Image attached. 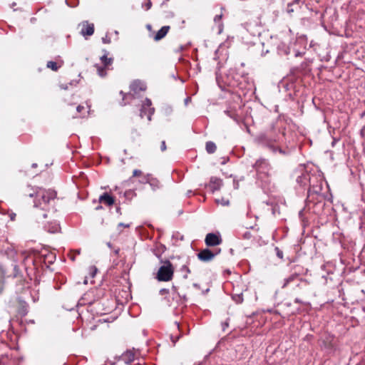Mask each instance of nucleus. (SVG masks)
Returning <instances> with one entry per match:
<instances>
[{
    "label": "nucleus",
    "instance_id": "nucleus-1",
    "mask_svg": "<svg viewBox=\"0 0 365 365\" xmlns=\"http://www.w3.org/2000/svg\"><path fill=\"white\" fill-rule=\"evenodd\" d=\"M281 130L272 127L269 130L259 133L255 139V142L262 147L268 148L274 154L286 155L289 151L279 145Z\"/></svg>",
    "mask_w": 365,
    "mask_h": 365
},
{
    "label": "nucleus",
    "instance_id": "nucleus-2",
    "mask_svg": "<svg viewBox=\"0 0 365 365\" xmlns=\"http://www.w3.org/2000/svg\"><path fill=\"white\" fill-rule=\"evenodd\" d=\"M30 197H34V207L35 208H40L42 211V216L46 218L47 216L46 210L49 207L51 200H53L56 197V192L53 190H46L43 188H38L34 194H30Z\"/></svg>",
    "mask_w": 365,
    "mask_h": 365
},
{
    "label": "nucleus",
    "instance_id": "nucleus-3",
    "mask_svg": "<svg viewBox=\"0 0 365 365\" xmlns=\"http://www.w3.org/2000/svg\"><path fill=\"white\" fill-rule=\"evenodd\" d=\"M247 74L242 72H238L235 68H230L225 78L223 83L230 87H238L240 89H245L247 82Z\"/></svg>",
    "mask_w": 365,
    "mask_h": 365
},
{
    "label": "nucleus",
    "instance_id": "nucleus-4",
    "mask_svg": "<svg viewBox=\"0 0 365 365\" xmlns=\"http://www.w3.org/2000/svg\"><path fill=\"white\" fill-rule=\"evenodd\" d=\"M174 269L171 264V262L168 260H166L164 262V264L162 265L156 275V279L159 282H169L173 277Z\"/></svg>",
    "mask_w": 365,
    "mask_h": 365
},
{
    "label": "nucleus",
    "instance_id": "nucleus-5",
    "mask_svg": "<svg viewBox=\"0 0 365 365\" xmlns=\"http://www.w3.org/2000/svg\"><path fill=\"white\" fill-rule=\"evenodd\" d=\"M255 168L259 179L264 180L270 175V165L266 159L258 160L255 164Z\"/></svg>",
    "mask_w": 365,
    "mask_h": 365
},
{
    "label": "nucleus",
    "instance_id": "nucleus-6",
    "mask_svg": "<svg viewBox=\"0 0 365 365\" xmlns=\"http://www.w3.org/2000/svg\"><path fill=\"white\" fill-rule=\"evenodd\" d=\"M152 102L150 99L146 98L142 105L140 115L141 118H143L145 115H147L148 120H151V116L155 112V108L151 106Z\"/></svg>",
    "mask_w": 365,
    "mask_h": 365
},
{
    "label": "nucleus",
    "instance_id": "nucleus-7",
    "mask_svg": "<svg viewBox=\"0 0 365 365\" xmlns=\"http://www.w3.org/2000/svg\"><path fill=\"white\" fill-rule=\"evenodd\" d=\"M130 91L133 92V94L128 93V94H123V91H120V94L123 95V99L127 96H132L133 97L134 94H137L139 91H144L146 89L145 84L139 80L134 81L130 84Z\"/></svg>",
    "mask_w": 365,
    "mask_h": 365
},
{
    "label": "nucleus",
    "instance_id": "nucleus-8",
    "mask_svg": "<svg viewBox=\"0 0 365 365\" xmlns=\"http://www.w3.org/2000/svg\"><path fill=\"white\" fill-rule=\"evenodd\" d=\"M205 244L207 246L212 247L218 245L221 243L222 240L220 236L214 233H208L205 237Z\"/></svg>",
    "mask_w": 365,
    "mask_h": 365
},
{
    "label": "nucleus",
    "instance_id": "nucleus-9",
    "mask_svg": "<svg viewBox=\"0 0 365 365\" xmlns=\"http://www.w3.org/2000/svg\"><path fill=\"white\" fill-rule=\"evenodd\" d=\"M81 26V34L83 36H91L94 32L93 24H89L88 21H83L80 25Z\"/></svg>",
    "mask_w": 365,
    "mask_h": 365
},
{
    "label": "nucleus",
    "instance_id": "nucleus-10",
    "mask_svg": "<svg viewBox=\"0 0 365 365\" xmlns=\"http://www.w3.org/2000/svg\"><path fill=\"white\" fill-rule=\"evenodd\" d=\"M215 255L216 253H213L209 249H205L197 254V257L202 262H210L215 257Z\"/></svg>",
    "mask_w": 365,
    "mask_h": 365
},
{
    "label": "nucleus",
    "instance_id": "nucleus-11",
    "mask_svg": "<svg viewBox=\"0 0 365 365\" xmlns=\"http://www.w3.org/2000/svg\"><path fill=\"white\" fill-rule=\"evenodd\" d=\"M222 185V180L217 177H212L209 182V187L212 192L219 190Z\"/></svg>",
    "mask_w": 365,
    "mask_h": 365
},
{
    "label": "nucleus",
    "instance_id": "nucleus-12",
    "mask_svg": "<svg viewBox=\"0 0 365 365\" xmlns=\"http://www.w3.org/2000/svg\"><path fill=\"white\" fill-rule=\"evenodd\" d=\"M99 202L108 206L113 205L114 199L112 196L105 192L99 197Z\"/></svg>",
    "mask_w": 365,
    "mask_h": 365
},
{
    "label": "nucleus",
    "instance_id": "nucleus-13",
    "mask_svg": "<svg viewBox=\"0 0 365 365\" xmlns=\"http://www.w3.org/2000/svg\"><path fill=\"white\" fill-rule=\"evenodd\" d=\"M170 29L169 26H163L155 34L154 39L155 41H160L163 38H164L166 34H168V31Z\"/></svg>",
    "mask_w": 365,
    "mask_h": 365
},
{
    "label": "nucleus",
    "instance_id": "nucleus-14",
    "mask_svg": "<svg viewBox=\"0 0 365 365\" xmlns=\"http://www.w3.org/2000/svg\"><path fill=\"white\" fill-rule=\"evenodd\" d=\"M277 51H278V53L282 56H287L290 53L289 46H287L284 43H281L278 45Z\"/></svg>",
    "mask_w": 365,
    "mask_h": 365
},
{
    "label": "nucleus",
    "instance_id": "nucleus-15",
    "mask_svg": "<svg viewBox=\"0 0 365 365\" xmlns=\"http://www.w3.org/2000/svg\"><path fill=\"white\" fill-rule=\"evenodd\" d=\"M309 180V175L308 173H302L301 175L298 176L297 178V182L300 186H304L307 185Z\"/></svg>",
    "mask_w": 365,
    "mask_h": 365
},
{
    "label": "nucleus",
    "instance_id": "nucleus-16",
    "mask_svg": "<svg viewBox=\"0 0 365 365\" xmlns=\"http://www.w3.org/2000/svg\"><path fill=\"white\" fill-rule=\"evenodd\" d=\"M216 148L217 147L215 143L212 141H208L206 143L205 149L208 153H214L216 150Z\"/></svg>",
    "mask_w": 365,
    "mask_h": 365
},
{
    "label": "nucleus",
    "instance_id": "nucleus-17",
    "mask_svg": "<svg viewBox=\"0 0 365 365\" xmlns=\"http://www.w3.org/2000/svg\"><path fill=\"white\" fill-rule=\"evenodd\" d=\"M76 111L78 113H80L79 115H75L74 118H77V117H85L86 116V113H89V110H86V108H85L84 106H78L76 107Z\"/></svg>",
    "mask_w": 365,
    "mask_h": 365
},
{
    "label": "nucleus",
    "instance_id": "nucleus-18",
    "mask_svg": "<svg viewBox=\"0 0 365 365\" xmlns=\"http://www.w3.org/2000/svg\"><path fill=\"white\" fill-rule=\"evenodd\" d=\"M23 255L24 256V263L25 264H34L35 263V259L33 257V255L31 254H28L26 255V252H24L23 253Z\"/></svg>",
    "mask_w": 365,
    "mask_h": 365
},
{
    "label": "nucleus",
    "instance_id": "nucleus-19",
    "mask_svg": "<svg viewBox=\"0 0 365 365\" xmlns=\"http://www.w3.org/2000/svg\"><path fill=\"white\" fill-rule=\"evenodd\" d=\"M105 53H106V51H105ZM101 61L102 62V63L103 64V66L105 67L110 65L113 62V58H108L107 57V53H105L103 56H102L101 57Z\"/></svg>",
    "mask_w": 365,
    "mask_h": 365
},
{
    "label": "nucleus",
    "instance_id": "nucleus-20",
    "mask_svg": "<svg viewBox=\"0 0 365 365\" xmlns=\"http://www.w3.org/2000/svg\"><path fill=\"white\" fill-rule=\"evenodd\" d=\"M299 275L297 274H293L290 275L289 277L284 279V283L282 285V288L287 287L291 282L294 281L296 278H297Z\"/></svg>",
    "mask_w": 365,
    "mask_h": 365
},
{
    "label": "nucleus",
    "instance_id": "nucleus-21",
    "mask_svg": "<svg viewBox=\"0 0 365 365\" xmlns=\"http://www.w3.org/2000/svg\"><path fill=\"white\" fill-rule=\"evenodd\" d=\"M222 14H219V15H216L214 18V21L216 23V24H219V31L218 33L220 34L222 31V24L221 22V19H222Z\"/></svg>",
    "mask_w": 365,
    "mask_h": 365
},
{
    "label": "nucleus",
    "instance_id": "nucleus-22",
    "mask_svg": "<svg viewBox=\"0 0 365 365\" xmlns=\"http://www.w3.org/2000/svg\"><path fill=\"white\" fill-rule=\"evenodd\" d=\"M165 247L164 245H160L159 247L153 250L154 255L157 257H160L161 254L165 251Z\"/></svg>",
    "mask_w": 365,
    "mask_h": 365
},
{
    "label": "nucleus",
    "instance_id": "nucleus-23",
    "mask_svg": "<svg viewBox=\"0 0 365 365\" xmlns=\"http://www.w3.org/2000/svg\"><path fill=\"white\" fill-rule=\"evenodd\" d=\"M96 68H97V72H98V74L101 76V77H104L106 76V67H102L101 66H98V65H96Z\"/></svg>",
    "mask_w": 365,
    "mask_h": 365
},
{
    "label": "nucleus",
    "instance_id": "nucleus-24",
    "mask_svg": "<svg viewBox=\"0 0 365 365\" xmlns=\"http://www.w3.org/2000/svg\"><path fill=\"white\" fill-rule=\"evenodd\" d=\"M180 272L183 274V277L186 279L190 270L186 264H184L181 267Z\"/></svg>",
    "mask_w": 365,
    "mask_h": 365
},
{
    "label": "nucleus",
    "instance_id": "nucleus-25",
    "mask_svg": "<svg viewBox=\"0 0 365 365\" xmlns=\"http://www.w3.org/2000/svg\"><path fill=\"white\" fill-rule=\"evenodd\" d=\"M47 67L54 71H56L59 68V66H57V63L54 61H48Z\"/></svg>",
    "mask_w": 365,
    "mask_h": 365
},
{
    "label": "nucleus",
    "instance_id": "nucleus-26",
    "mask_svg": "<svg viewBox=\"0 0 365 365\" xmlns=\"http://www.w3.org/2000/svg\"><path fill=\"white\" fill-rule=\"evenodd\" d=\"M232 299L237 304H240L243 302L242 294H233Z\"/></svg>",
    "mask_w": 365,
    "mask_h": 365
},
{
    "label": "nucleus",
    "instance_id": "nucleus-27",
    "mask_svg": "<svg viewBox=\"0 0 365 365\" xmlns=\"http://www.w3.org/2000/svg\"><path fill=\"white\" fill-rule=\"evenodd\" d=\"M88 271L91 277L93 278L98 272V269L95 266H91L88 269Z\"/></svg>",
    "mask_w": 365,
    "mask_h": 365
},
{
    "label": "nucleus",
    "instance_id": "nucleus-28",
    "mask_svg": "<svg viewBox=\"0 0 365 365\" xmlns=\"http://www.w3.org/2000/svg\"><path fill=\"white\" fill-rule=\"evenodd\" d=\"M150 175L147 174L145 175H143L142 179L140 180L139 182L140 183H148V182H150Z\"/></svg>",
    "mask_w": 365,
    "mask_h": 365
},
{
    "label": "nucleus",
    "instance_id": "nucleus-29",
    "mask_svg": "<svg viewBox=\"0 0 365 365\" xmlns=\"http://www.w3.org/2000/svg\"><path fill=\"white\" fill-rule=\"evenodd\" d=\"M59 229V226L58 224L55 223L52 227L51 228H46V230L49 232H51V233H54V232H56Z\"/></svg>",
    "mask_w": 365,
    "mask_h": 365
},
{
    "label": "nucleus",
    "instance_id": "nucleus-30",
    "mask_svg": "<svg viewBox=\"0 0 365 365\" xmlns=\"http://www.w3.org/2000/svg\"><path fill=\"white\" fill-rule=\"evenodd\" d=\"M5 274V272L1 266H0V290L1 289V285L3 282V279Z\"/></svg>",
    "mask_w": 365,
    "mask_h": 365
},
{
    "label": "nucleus",
    "instance_id": "nucleus-31",
    "mask_svg": "<svg viewBox=\"0 0 365 365\" xmlns=\"http://www.w3.org/2000/svg\"><path fill=\"white\" fill-rule=\"evenodd\" d=\"M152 6V2L150 0H147L146 3L142 5V7L145 10H149Z\"/></svg>",
    "mask_w": 365,
    "mask_h": 365
},
{
    "label": "nucleus",
    "instance_id": "nucleus-32",
    "mask_svg": "<svg viewBox=\"0 0 365 365\" xmlns=\"http://www.w3.org/2000/svg\"><path fill=\"white\" fill-rule=\"evenodd\" d=\"M298 4V1H294L292 4H289L287 6V12L290 13L294 11V9L292 8V6L294 4Z\"/></svg>",
    "mask_w": 365,
    "mask_h": 365
},
{
    "label": "nucleus",
    "instance_id": "nucleus-33",
    "mask_svg": "<svg viewBox=\"0 0 365 365\" xmlns=\"http://www.w3.org/2000/svg\"><path fill=\"white\" fill-rule=\"evenodd\" d=\"M242 237L244 239H246V240H249L252 237V235L250 233V232L249 231H245L243 235H242Z\"/></svg>",
    "mask_w": 365,
    "mask_h": 365
},
{
    "label": "nucleus",
    "instance_id": "nucleus-34",
    "mask_svg": "<svg viewBox=\"0 0 365 365\" xmlns=\"http://www.w3.org/2000/svg\"><path fill=\"white\" fill-rule=\"evenodd\" d=\"M275 250L277 252V255L279 258L282 259L283 257V252L281 251L278 247L275 248Z\"/></svg>",
    "mask_w": 365,
    "mask_h": 365
},
{
    "label": "nucleus",
    "instance_id": "nucleus-35",
    "mask_svg": "<svg viewBox=\"0 0 365 365\" xmlns=\"http://www.w3.org/2000/svg\"><path fill=\"white\" fill-rule=\"evenodd\" d=\"M141 174H142V171L141 170H134L133 173V177H137V176L141 175Z\"/></svg>",
    "mask_w": 365,
    "mask_h": 365
},
{
    "label": "nucleus",
    "instance_id": "nucleus-36",
    "mask_svg": "<svg viewBox=\"0 0 365 365\" xmlns=\"http://www.w3.org/2000/svg\"><path fill=\"white\" fill-rule=\"evenodd\" d=\"M102 41L103 43H110V39L109 37H108V36H106L105 37L102 38Z\"/></svg>",
    "mask_w": 365,
    "mask_h": 365
},
{
    "label": "nucleus",
    "instance_id": "nucleus-37",
    "mask_svg": "<svg viewBox=\"0 0 365 365\" xmlns=\"http://www.w3.org/2000/svg\"><path fill=\"white\" fill-rule=\"evenodd\" d=\"M160 149L162 151H165L166 150V145L164 140L161 142Z\"/></svg>",
    "mask_w": 365,
    "mask_h": 365
},
{
    "label": "nucleus",
    "instance_id": "nucleus-38",
    "mask_svg": "<svg viewBox=\"0 0 365 365\" xmlns=\"http://www.w3.org/2000/svg\"><path fill=\"white\" fill-rule=\"evenodd\" d=\"M168 292H169V290L167 289H161L160 290V294H162V295L165 294H168Z\"/></svg>",
    "mask_w": 365,
    "mask_h": 365
},
{
    "label": "nucleus",
    "instance_id": "nucleus-39",
    "mask_svg": "<svg viewBox=\"0 0 365 365\" xmlns=\"http://www.w3.org/2000/svg\"><path fill=\"white\" fill-rule=\"evenodd\" d=\"M118 227H130V225L129 224H125V223H123V222H120L118 224Z\"/></svg>",
    "mask_w": 365,
    "mask_h": 365
},
{
    "label": "nucleus",
    "instance_id": "nucleus-40",
    "mask_svg": "<svg viewBox=\"0 0 365 365\" xmlns=\"http://www.w3.org/2000/svg\"><path fill=\"white\" fill-rule=\"evenodd\" d=\"M228 326H229L228 322H223V323L222 324V329H223V331H225V330L226 329V328H227V327H228Z\"/></svg>",
    "mask_w": 365,
    "mask_h": 365
},
{
    "label": "nucleus",
    "instance_id": "nucleus-41",
    "mask_svg": "<svg viewBox=\"0 0 365 365\" xmlns=\"http://www.w3.org/2000/svg\"><path fill=\"white\" fill-rule=\"evenodd\" d=\"M34 208L36 210V212H37V211H38V210L39 209V210L41 212V213H43V211H42L39 207H38V208H35V207H34ZM36 215H38V212H36ZM40 215H41V217L42 218H43V216H42V214H41Z\"/></svg>",
    "mask_w": 365,
    "mask_h": 365
},
{
    "label": "nucleus",
    "instance_id": "nucleus-42",
    "mask_svg": "<svg viewBox=\"0 0 365 365\" xmlns=\"http://www.w3.org/2000/svg\"><path fill=\"white\" fill-rule=\"evenodd\" d=\"M15 217H16V214L15 213H12L10 215L11 220H14Z\"/></svg>",
    "mask_w": 365,
    "mask_h": 365
},
{
    "label": "nucleus",
    "instance_id": "nucleus-43",
    "mask_svg": "<svg viewBox=\"0 0 365 365\" xmlns=\"http://www.w3.org/2000/svg\"><path fill=\"white\" fill-rule=\"evenodd\" d=\"M119 251H120V250L118 248V249L114 250V251H113V252H114L115 255H118Z\"/></svg>",
    "mask_w": 365,
    "mask_h": 365
},
{
    "label": "nucleus",
    "instance_id": "nucleus-44",
    "mask_svg": "<svg viewBox=\"0 0 365 365\" xmlns=\"http://www.w3.org/2000/svg\"><path fill=\"white\" fill-rule=\"evenodd\" d=\"M225 113H227L230 117H231V118H234V117H233V116L230 113V111H225Z\"/></svg>",
    "mask_w": 365,
    "mask_h": 365
},
{
    "label": "nucleus",
    "instance_id": "nucleus-45",
    "mask_svg": "<svg viewBox=\"0 0 365 365\" xmlns=\"http://www.w3.org/2000/svg\"><path fill=\"white\" fill-rule=\"evenodd\" d=\"M83 283L85 284H88V279H87V277L85 278L84 281H83Z\"/></svg>",
    "mask_w": 365,
    "mask_h": 365
},
{
    "label": "nucleus",
    "instance_id": "nucleus-46",
    "mask_svg": "<svg viewBox=\"0 0 365 365\" xmlns=\"http://www.w3.org/2000/svg\"><path fill=\"white\" fill-rule=\"evenodd\" d=\"M133 355L132 354H130L129 360H133Z\"/></svg>",
    "mask_w": 365,
    "mask_h": 365
},
{
    "label": "nucleus",
    "instance_id": "nucleus-47",
    "mask_svg": "<svg viewBox=\"0 0 365 365\" xmlns=\"http://www.w3.org/2000/svg\"><path fill=\"white\" fill-rule=\"evenodd\" d=\"M190 101L189 98H187L185 101V104H187L188 101Z\"/></svg>",
    "mask_w": 365,
    "mask_h": 365
},
{
    "label": "nucleus",
    "instance_id": "nucleus-48",
    "mask_svg": "<svg viewBox=\"0 0 365 365\" xmlns=\"http://www.w3.org/2000/svg\"><path fill=\"white\" fill-rule=\"evenodd\" d=\"M224 205H227L229 204L228 201H226L225 203H222Z\"/></svg>",
    "mask_w": 365,
    "mask_h": 365
},
{
    "label": "nucleus",
    "instance_id": "nucleus-49",
    "mask_svg": "<svg viewBox=\"0 0 365 365\" xmlns=\"http://www.w3.org/2000/svg\"><path fill=\"white\" fill-rule=\"evenodd\" d=\"M148 183H149L152 187H153V186H155V184H153V182H148Z\"/></svg>",
    "mask_w": 365,
    "mask_h": 365
},
{
    "label": "nucleus",
    "instance_id": "nucleus-50",
    "mask_svg": "<svg viewBox=\"0 0 365 365\" xmlns=\"http://www.w3.org/2000/svg\"><path fill=\"white\" fill-rule=\"evenodd\" d=\"M216 79H217V81L218 83H220V81H219V77H218V76H217Z\"/></svg>",
    "mask_w": 365,
    "mask_h": 365
},
{
    "label": "nucleus",
    "instance_id": "nucleus-51",
    "mask_svg": "<svg viewBox=\"0 0 365 365\" xmlns=\"http://www.w3.org/2000/svg\"><path fill=\"white\" fill-rule=\"evenodd\" d=\"M76 252L77 255H79L80 254V250H76Z\"/></svg>",
    "mask_w": 365,
    "mask_h": 365
},
{
    "label": "nucleus",
    "instance_id": "nucleus-52",
    "mask_svg": "<svg viewBox=\"0 0 365 365\" xmlns=\"http://www.w3.org/2000/svg\"><path fill=\"white\" fill-rule=\"evenodd\" d=\"M108 246L109 247H111V244H110V242H108Z\"/></svg>",
    "mask_w": 365,
    "mask_h": 365
},
{
    "label": "nucleus",
    "instance_id": "nucleus-53",
    "mask_svg": "<svg viewBox=\"0 0 365 365\" xmlns=\"http://www.w3.org/2000/svg\"><path fill=\"white\" fill-rule=\"evenodd\" d=\"M32 167H34H34H36V163H34V164L32 165Z\"/></svg>",
    "mask_w": 365,
    "mask_h": 365
},
{
    "label": "nucleus",
    "instance_id": "nucleus-54",
    "mask_svg": "<svg viewBox=\"0 0 365 365\" xmlns=\"http://www.w3.org/2000/svg\"><path fill=\"white\" fill-rule=\"evenodd\" d=\"M176 324H177V327H178V329H179V327H180L179 324L176 323Z\"/></svg>",
    "mask_w": 365,
    "mask_h": 365
},
{
    "label": "nucleus",
    "instance_id": "nucleus-55",
    "mask_svg": "<svg viewBox=\"0 0 365 365\" xmlns=\"http://www.w3.org/2000/svg\"><path fill=\"white\" fill-rule=\"evenodd\" d=\"M190 193H191V191L187 192V195H190Z\"/></svg>",
    "mask_w": 365,
    "mask_h": 365
},
{
    "label": "nucleus",
    "instance_id": "nucleus-56",
    "mask_svg": "<svg viewBox=\"0 0 365 365\" xmlns=\"http://www.w3.org/2000/svg\"><path fill=\"white\" fill-rule=\"evenodd\" d=\"M123 365H127L126 364H123Z\"/></svg>",
    "mask_w": 365,
    "mask_h": 365
}]
</instances>
